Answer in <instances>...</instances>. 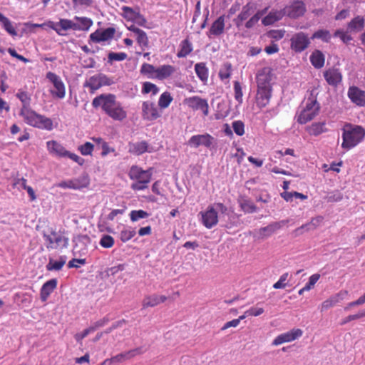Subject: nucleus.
I'll list each match as a JSON object with an SVG mask.
<instances>
[{
  "mask_svg": "<svg viewBox=\"0 0 365 365\" xmlns=\"http://www.w3.org/2000/svg\"><path fill=\"white\" fill-rule=\"evenodd\" d=\"M92 106L97 108H101L103 111L115 121H123L128 116L127 111L122 103L116 100L114 94H101L95 97Z\"/></svg>",
  "mask_w": 365,
  "mask_h": 365,
  "instance_id": "obj_1",
  "label": "nucleus"
},
{
  "mask_svg": "<svg viewBox=\"0 0 365 365\" xmlns=\"http://www.w3.org/2000/svg\"><path fill=\"white\" fill-rule=\"evenodd\" d=\"M341 138V148L349 150L364 140L365 129L361 125L346 123L342 128Z\"/></svg>",
  "mask_w": 365,
  "mask_h": 365,
  "instance_id": "obj_2",
  "label": "nucleus"
},
{
  "mask_svg": "<svg viewBox=\"0 0 365 365\" xmlns=\"http://www.w3.org/2000/svg\"><path fill=\"white\" fill-rule=\"evenodd\" d=\"M19 115L27 125L46 130H51L53 128V121L51 118L36 113L31 107L20 108Z\"/></svg>",
  "mask_w": 365,
  "mask_h": 365,
  "instance_id": "obj_3",
  "label": "nucleus"
},
{
  "mask_svg": "<svg viewBox=\"0 0 365 365\" xmlns=\"http://www.w3.org/2000/svg\"><path fill=\"white\" fill-rule=\"evenodd\" d=\"M128 176L134 181L130 185L131 189L140 191L148 187L151 180L152 172L150 169L144 170L137 165H133L129 170Z\"/></svg>",
  "mask_w": 365,
  "mask_h": 365,
  "instance_id": "obj_4",
  "label": "nucleus"
},
{
  "mask_svg": "<svg viewBox=\"0 0 365 365\" xmlns=\"http://www.w3.org/2000/svg\"><path fill=\"white\" fill-rule=\"evenodd\" d=\"M227 208L221 202L215 203L213 205L207 207L206 210L201 211L199 215H201L202 224L207 229H211L218 223V212L224 214Z\"/></svg>",
  "mask_w": 365,
  "mask_h": 365,
  "instance_id": "obj_5",
  "label": "nucleus"
},
{
  "mask_svg": "<svg viewBox=\"0 0 365 365\" xmlns=\"http://www.w3.org/2000/svg\"><path fill=\"white\" fill-rule=\"evenodd\" d=\"M319 110V104L316 98L312 96L305 101V106L297 116V121L300 124H305L312 120Z\"/></svg>",
  "mask_w": 365,
  "mask_h": 365,
  "instance_id": "obj_6",
  "label": "nucleus"
},
{
  "mask_svg": "<svg viewBox=\"0 0 365 365\" xmlns=\"http://www.w3.org/2000/svg\"><path fill=\"white\" fill-rule=\"evenodd\" d=\"M43 238L48 249H63L68 244V239L63 233L54 230L48 234L43 233Z\"/></svg>",
  "mask_w": 365,
  "mask_h": 365,
  "instance_id": "obj_7",
  "label": "nucleus"
},
{
  "mask_svg": "<svg viewBox=\"0 0 365 365\" xmlns=\"http://www.w3.org/2000/svg\"><path fill=\"white\" fill-rule=\"evenodd\" d=\"M46 77L53 86V88L50 90L51 94L59 99L64 98L66 96V87L61 77L51 71L46 73Z\"/></svg>",
  "mask_w": 365,
  "mask_h": 365,
  "instance_id": "obj_8",
  "label": "nucleus"
},
{
  "mask_svg": "<svg viewBox=\"0 0 365 365\" xmlns=\"http://www.w3.org/2000/svg\"><path fill=\"white\" fill-rule=\"evenodd\" d=\"M184 104L193 111H201L204 116L209 114V105L206 99L195 96L185 98Z\"/></svg>",
  "mask_w": 365,
  "mask_h": 365,
  "instance_id": "obj_9",
  "label": "nucleus"
},
{
  "mask_svg": "<svg viewBox=\"0 0 365 365\" xmlns=\"http://www.w3.org/2000/svg\"><path fill=\"white\" fill-rule=\"evenodd\" d=\"M90 184L89 177L87 174H83L78 178L59 182L57 186L61 188H69L81 190L87 187Z\"/></svg>",
  "mask_w": 365,
  "mask_h": 365,
  "instance_id": "obj_10",
  "label": "nucleus"
},
{
  "mask_svg": "<svg viewBox=\"0 0 365 365\" xmlns=\"http://www.w3.org/2000/svg\"><path fill=\"white\" fill-rule=\"evenodd\" d=\"M46 26L55 31L59 36H64L68 30L75 31V22L67 19H61L58 22L48 21Z\"/></svg>",
  "mask_w": 365,
  "mask_h": 365,
  "instance_id": "obj_11",
  "label": "nucleus"
},
{
  "mask_svg": "<svg viewBox=\"0 0 365 365\" xmlns=\"http://www.w3.org/2000/svg\"><path fill=\"white\" fill-rule=\"evenodd\" d=\"M291 48L297 53L304 51L310 43L308 35L304 32L294 34L290 39Z\"/></svg>",
  "mask_w": 365,
  "mask_h": 365,
  "instance_id": "obj_12",
  "label": "nucleus"
},
{
  "mask_svg": "<svg viewBox=\"0 0 365 365\" xmlns=\"http://www.w3.org/2000/svg\"><path fill=\"white\" fill-rule=\"evenodd\" d=\"M142 117L144 120L153 121L161 116V112L152 101H144L142 103Z\"/></svg>",
  "mask_w": 365,
  "mask_h": 365,
  "instance_id": "obj_13",
  "label": "nucleus"
},
{
  "mask_svg": "<svg viewBox=\"0 0 365 365\" xmlns=\"http://www.w3.org/2000/svg\"><path fill=\"white\" fill-rule=\"evenodd\" d=\"M215 141V138L208 133L201 134V135H195L190 137L187 143L190 147L198 148L199 146H204L207 148H210L213 143Z\"/></svg>",
  "mask_w": 365,
  "mask_h": 365,
  "instance_id": "obj_14",
  "label": "nucleus"
},
{
  "mask_svg": "<svg viewBox=\"0 0 365 365\" xmlns=\"http://www.w3.org/2000/svg\"><path fill=\"white\" fill-rule=\"evenodd\" d=\"M303 334V331L300 329H292L289 331L278 335L272 341L273 346H279L284 343L293 341Z\"/></svg>",
  "mask_w": 365,
  "mask_h": 365,
  "instance_id": "obj_15",
  "label": "nucleus"
},
{
  "mask_svg": "<svg viewBox=\"0 0 365 365\" xmlns=\"http://www.w3.org/2000/svg\"><path fill=\"white\" fill-rule=\"evenodd\" d=\"M283 10L284 15H287L290 18L295 19L302 16L306 11V8L302 1H295L291 4L287 6Z\"/></svg>",
  "mask_w": 365,
  "mask_h": 365,
  "instance_id": "obj_16",
  "label": "nucleus"
},
{
  "mask_svg": "<svg viewBox=\"0 0 365 365\" xmlns=\"http://www.w3.org/2000/svg\"><path fill=\"white\" fill-rule=\"evenodd\" d=\"M347 96L350 101L359 107L365 106V91L356 86H350L348 89Z\"/></svg>",
  "mask_w": 365,
  "mask_h": 365,
  "instance_id": "obj_17",
  "label": "nucleus"
},
{
  "mask_svg": "<svg viewBox=\"0 0 365 365\" xmlns=\"http://www.w3.org/2000/svg\"><path fill=\"white\" fill-rule=\"evenodd\" d=\"M115 29L113 27H108L103 30H96L91 34L90 39L95 43H101L108 41L113 38Z\"/></svg>",
  "mask_w": 365,
  "mask_h": 365,
  "instance_id": "obj_18",
  "label": "nucleus"
},
{
  "mask_svg": "<svg viewBox=\"0 0 365 365\" xmlns=\"http://www.w3.org/2000/svg\"><path fill=\"white\" fill-rule=\"evenodd\" d=\"M272 71L269 67H264L259 71L257 75V88H272Z\"/></svg>",
  "mask_w": 365,
  "mask_h": 365,
  "instance_id": "obj_19",
  "label": "nucleus"
},
{
  "mask_svg": "<svg viewBox=\"0 0 365 365\" xmlns=\"http://www.w3.org/2000/svg\"><path fill=\"white\" fill-rule=\"evenodd\" d=\"M272 97V88H257L256 103L258 107H265Z\"/></svg>",
  "mask_w": 365,
  "mask_h": 365,
  "instance_id": "obj_20",
  "label": "nucleus"
},
{
  "mask_svg": "<svg viewBox=\"0 0 365 365\" xmlns=\"http://www.w3.org/2000/svg\"><path fill=\"white\" fill-rule=\"evenodd\" d=\"M46 147L48 151L52 155H55L58 158H64L68 155V150L56 140H49L46 142Z\"/></svg>",
  "mask_w": 365,
  "mask_h": 365,
  "instance_id": "obj_21",
  "label": "nucleus"
},
{
  "mask_svg": "<svg viewBox=\"0 0 365 365\" xmlns=\"http://www.w3.org/2000/svg\"><path fill=\"white\" fill-rule=\"evenodd\" d=\"M128 147L129 153H133L135 155H140L146 152L152 153L154 151L153 148H150L148 144L145 141L130 143Z\"/></svg>",
  "mask_w": 365,
  "mask_h": 365,
  "instance_id": "obj_22",
  "label": "nucleus"
},
{
  "mask_svg": "<svg viewBox=\"0 0 365 365\" xmlns=\"http://www.w3.org/2000/svg\"><path fill=\"white\" fill-rule=\"evenodd\" d=\"M324 77L327 82L333 86H336L342 79L341 72L337 68H329L324 73Z\"/></svg>",
  "mask_w": 365,
  "mask_h": 365,
  "instance_id": "obj_23",
  "label": "nucleus"
},
{
  "mask_svg": "<svg viewBox=\"0 0 365 365\" xmlns=\"http://www.w3.org/2000/svg\"><path fill=\"white\" fill-rule=\"evenodd\" d=\"M284 224V221L276 222L271 223L266 227H261L257 232L258 235L262 238L268 237L277 230H279Z\"/></svg>",
  "mask_w": 365,
  "mask_h": 365,
  "instance_id": "obj_24",
  "label": "nucleus"
},
{
  "mask_svg": "<svg viewBox=\"0 0 365 365\" xmlns=\"http://www.w3.org/2000/svg\"><path fill=\"white\" fill-rule=\"evenodd\" d=\"M57 287V279H51L45 282L41 289V299L42 302H46L50 294L54 291Z\"/></svg>",
  "mask_w": 365,
  "mask_h": 365,
  "instance_id": "obj_25",
  "label": "nucleus"
},
{
  "mask_svg": "<svg viewBox=\"0 0 365 365\" xmlns=\"http://www.w3.org/2000/svg\"><path fill=\"white\" fill-rule=\"evenodd\" d=\"M284 16V12L283 9L272 10L262 19V23L264 26H269L282 19Z\"/></svg>",
  "mask_w": 365,
  "mask_h": 365,
  "instance_id": "obj_26",
  "label": "nucleus"
},
{
  "mask_svg": "<svg viewBox=\"0 0 365 365\" xmlns=\"http://www.w3.org/2000/svg\"><path fill=\"white\" fill-rule=\"evenodd\" d=\"M255 11L254 5L251 3H247L242 8L236 19V25L237 27L240 26L242 23L247 19Z\"/></svg>",
  "mask_w": 365,
  "mask_h": 365,
  "instance_id": "obj_27",
  "label": "nucleus"
},
{
  "mask_svg": "<svg viewBox=\"0 0 365 365\" xmlns=\"http://www.w3.org/2000/svg\"><path fill=\"white\" fill-rule=\"evenodd\" d=\"M175 72V68L171 65H163L157 68L155 78L164 80Z\"/></svg>",
  "mask_w": 365,
  "mask_h": 365,
  "instance_id": "obj_28",
  "label": "nucleus"
},
{
  "mask_svg": "<svg viewBox=\"0 0 365 365\" xmlns=\"http://www.w3.org/2000/svg\"><path fill=\"white\" fill-rule=\"evenodd\" d=\"M225 17L224 15L219 16L211 25L209 32L214 36L222 34L225 29Z\"/></svg>",
  "mask_w": 365,
  "mask_h": 365,
  "instance_id": "obj_29",
  "label": "nucleus"
},
{
  "mask_svg": "<svg viewBox=\"0 0 365 365\" xmlns=\"http://www.w3.org/2000/svg\"><path fill=\"white\" fill-rule=\"evenodd\" d=\"M167 299L165 296L161 295L158 296L156 294L147 296L144 298L143 301V307H153L160 303L164 302Z\"/></svg>",
  "mask_w": 365,
  "mask_h": 365,
  "instance_id": "obj_30",
  "label": "nucleus"
},
{
  "mask_svg": "<svg viewBox=\"0 0 365 365\" xmlns=\"http://www.w3.org/2000/svg\"><path fill=\"white\" fill-rule=\"evenodd\" d=\"M365 24V19L364 17L361 16H357L354 17L347 26V30L349 32H359L361 31Z\"/></svg>",
  "mask_w": 365,
  "mask_h": 365,
  "instance_id": "obj_31",
  "label": "nucleus"
},
{
  "mask_svg": "<svg viewBox=\"0 0 365 365\" xmlns=\"http://www.w3.org/2000/svg\"><path fill=\"white\" fill-rule=\"evenodd\" d=\"M74 19L77 21L75 22V31H88L93 24L92 19L88 17L76 16Z\"/></svg>",
  "mask_w": 365,
  "mask_h": 365,
  "instance_id": "obj_32",
  "label": "nucleus"
},
{
  "mask_svg": "<svg viewBox=\"0 0 365 365\" xmlns=\"http://www.w3.org/2000/svg\"><path fill=\"white\" fill-rule=\"evenodd\" d=\"M67 260L66 256H60L58 259H50L46 264V269L48 271H59L62 269Z\"/></svg>",
  "mask_w": 365,
  "mask_h": 365,
  "instance_id": "obj_33",
  "label": "nucleus"
},
{
  "mask_svg": "<svg viewBox=\"0 0 365 365\" xmlns=\"http://www.w3.org/2000/svg\"><path fill=\"white\" fill-rule=\"evenodd\" d=\"M16 98L21 101L22 106L21 108H28L31 107V94L24 89H19L16 93Z\"/></svg>",
  "mask_w": 365,
  "mask_h": 365,
  "instance_id": "obj_34",
  "label": "nucleus"
},
{
  "mask_svg": "<svg viewBox=\"0 0 365 365\" xmlns=\"http://www.w3.org/2000/svg\"><path fill=\"white\" fill-rule=\"evenodd\" d=\"M310 61L316 68H321L324 65V56L319 50L314 51L310 56Z\"/></svg>",
  "mask_w": 365,
  "mask_h": 365,
  "instance_id": "obj_35",
  "label": "nucleus"
},
{
  "mask_svg": "<svg viewBox=\"0 0 365 365\" xmlns=\"http://www.w3.org/2000/svg\"><path fill=\"white\" fill-rule=\"evenodd\" d=\"M195 71L197 76L204 83H207L208 79V68L204 63H197L195 65Z\"/></svg>",
  "mask_w": 365,
  "mask_h": 365,
  "instance_id": "obj_36",
  "label": "nucleus"
},
{
  "mask_svg": "<svg viewBox=\"0 0 365 365\" xmlns=\"http://www.w3.org/2000/svg\"><path fill=\"white\" fill-rule=\"evenodd\" d=\"M324 122L314 123L308 126L307 130L309 134L317 136L327 131Z\"/></svg>",
  "mask_w": 365,
  "mask_h": 365,
  "instance_id": "obj_37",
  "label": "nucleus"
},
{
  "mask_svg": "<svg viewBox=\"0 0 365 365\" xmlns=\"http://www.w3.org/2000/svg\"><path fill=\"white\" fill-rule=\"evenodd\" d=\"M192 51V45L191 42L187 40H183L180 44V50L177 53L178 58H185L190 54Z\"/></svg>",
  "mask_w": 365,
  "mask_h": 365,
  "instance_id": "obj_38",
  "label": "nucleus"
},
{
  "mask_svg": "<svg viewBox=\"0 0 365 365\" xmlns=\"http://www.w3.org/2000/svg\"><path fill=\"white\" fill-rule=\"evenodd\" d=\"M232 71V67L230 63L226 62L223 63L219 71V77L221 81H228Z\"/></svg>",
  "mask_w": 365,
  "mask_h": 365,
  "instance_id": "obj_39",
  "label": "nucleus"
},
{
  "mask_svg": "<svg viewBox=\"0 0 365 365\" xmlns=\"http://www.w3.org/2000/svg\"><path fill=\"white\" fill-rule=\"evenodd\" d=\"M0 23L3 28L11 36H14L17 35V32L15 28L13 26L11 21L1 13H0Z\"/></svg>",
  "mask_w": 365,
  "mask_h": 365,
  "instance_id": "obj_40",
  "label": "nucleus"
},
{
  "mask_svg": "<svg viewBox=\"0 0 365 365\" xmlns=\"http://www.w3.org/2000/svg\"><path fill=\"white\" fill-rule=\"evenodd\" d=\"M173 98L168 91L163 92L159 97L158 106L160 109H165L168 108L170 104L172 103Z\"/></svg>",
  "mask_w": 365,
  "mask_h": 365,
  "instance_id": "obj_41",
  "label": "nucleus"
},
{
  "mask_svg": "<svg viewBox=\"0 0 365 365\" xmlns=\"http://www.w3.org/2000/svg\"><path fill=\"white\" fill-rule=\"evenodd\" d=\"M267 8L258 11L245 23V27L247 29H252L254 27L259 21V19L267 13Z\"/></svg>",
  "mask_w": 365,
  "mask_h": 365,
  "instance_id": "obj_42",
  "label": "nucleus"
},
{
  "mask_svg": "<svg viewBox=\"0 0 365 365\" xmlns=\"http://www.w3.org/2000/svg\"><path fill=\"white\" fill-rule=\"evenodd\" d=\"M136 234L135 229L131 227H125L120 232V239L123 242L131 240Z\"/></svg>",
  "mask_w": 365,
  "mask_h": 365,
  "instance_id": "obj_43",
  "label": "nucleus"
},
{
  "mask_svg": "<svg viewBox=\"0 0 365 365\" xmlns=\"http://www.w3.org/2000/svg\"><path fill=\"white\" fill-rule=\"evenodd\" d=\"M157 68L148 63H143L140 68L141 73L146 75L148 78H155Z\"/></svg>",
  "mask_w": 365,
  "mask_h": 365,
  "instance_id": "obj_44",
  "label": "nucleus"
},
{
  "mask_svg": "<svg viewBox=\"0 0 365 365\" xmlns=\"http://www.w3.org/2000/svg\"><path fill=\"white\" fill-rule=\"evenodd\" d=\"M136 41L138 45L142 48V49H145L148 47L149 45V39L146 34V33L143 30H140L135 35Z\"/></svg>",
  "mask_w": 365,
  "mask_h": 365,
  "instance_id": "obj_45",
  "label": "nucleus"
},
{
  "mask_svg": "<svg viewBox=\"0 0 365 365\" xmlns=\"http://www.w3.org/2000/svg\"><path fill=\"white\" fill-rule=\"evenodd\" d=\"M130 357L128 356V354L127 351L120 353L110 359H108L104 361V364L109 363L110 364H116V363H121L127 360H130Z\"/></svg>",
  "mask_w": 365,
  "mask_h": 365,
  "instance_id": "obj_46",
  "label": "nucleus"
},
{
  "mask_svg": "<svg viewBox=\"0 0 365 365\" xmlns=\"http://www.w3.org/2000/svg\"><path fill=\"white\" fill-rule=\"evenodd\" d=\"M86 86L90 88V89L92 91H95L100 88L101 86V82H100V78L99 74L94 75L89 78L88 81L86 83Z\"/></svg>",
  "mask_w": 365,
  "mask_h": 365,
  "instance_id": "obj_47",
  "label": "nucleus"
},
{
  "mask_svg": "<svg viewBox=\"0 0 365 365\" xmlns=\"http://www.w3.org/2000/svg\"><path fill=\"white\" fill-rule=\"evenodd\" d=\"M312 38H319L324 42H329L331 39V34L328 30L319 29L313 34Z\"/></svg>",
  "mask_w": 365,
  "mask_h": 365,
  "instance_id": "obj_48",
  "label": "nucleus"
},
{
  "mask_svg": "<svg viewBox=\"0 0 365 365\" xmlns=\"http://www.w3.org/2000/svg\"><path fill=\"white\" fill-rule=\"evenodd\" d=\"M125 267V264H118V265L107 268L105 270V274L108 277H114L118 272L123 271Z\"/></svg>",
  "mask_w": 365,
  "mask_h": 365,
  "instance_id": "obj_49",
  "label": "nucleus"
},
{
  "mask_svg": "<svg viewBox=\"0 0 365 365\" xmlns=\"http://www.w3.org/2000/svg\"><path fill=\"white\" fill-rule=\"evenodd\" d=\"M159 91V88L158 86L150 82H145L143 84L142 93H151L153 95H156Z\"/></svg>",
  "mask_w": 365,
  "mask_h": 365,
  "instance_id": "obj_50",
  "label": "nucleus"
},
{
  "mask_svg": "<svg viewBox=\"0 0 365 365\" xmlns=\"http://www.w3.org/2000/svg\"><path fill=\"white\" fill-rule=\"evenodd\" d=\"M149 216V214L143 210H132L130 213V217L131 221L136 222L139 220L140 219H144Z\"/></svg>",
  "mask_w": 365,
  "mask_h": 365,
  "instance_id": "obj_51",
  "label": "nucleus"
},
{
  "mask_svg": "<svg viewBox=\"0 0 365 365\" xmlns=\"http://www.w3.org/2000/svg\"><path fill=\"white\" fill-rule=\"evenodd\" d=\"M128 55L124 52L115 53L110 52L108 55V59L109 63H112L113 61H122L126 59Z\"/></svg>",
  "mask_w": 365,
  "mask_h": 365,
  "instance_id": "obj_52",
  "label": "nucleus"
},
{
  "mask_svg": "<svg viewBox=\"0 0 365 365\" xmlns=\"http://www.w3.org/2000/svg\"><path fill=\"white\" fill-rule=\"evenodd\" d=\"M99 244L104 248H110L114 245V239L110 235H103L100 240Z\"/></svg>",
  "mask_w": 365,
  "mask_h": 365,
  "instance_id": "obj_53",
  "label": "nucleus"
},
{
  "mask_svg": "<svg viewBox=\"0 0 365 365\" xmlns=\"http://www.w3.org/2000/svg\"><path fill=\"white\" fill-rule=\"evenodd\" d=\"M234 92L235 100L238 102L239 104H242L243 101V93L242 90V86L238 81L234 82Z\"/></svg>",
  "mask_w": 365,
  "mask_h": 365,
  "instance_id": "obj_54",
  "label": "nucleus"
},
{
  "mask_svg": "<svg viewBox=\"0 0 365 365\" xmlns=\"http://www.w3.org/2000/svg\"><path fill=\"white\" fill-rule=\"evenodd\" d=\"M334 36L339 37L344 43H349L352 40V37L348 34V31H344L341 29L336 30Z\"/></svg>",
  "mask_w": 365,
  "mask_h": 365,
  "instance_id": "obj_55",
  "label": "nucleus"
},
{
  "mask_svg": "<svg viewBox=\"0 0 365 365\" xmlns=\"http://www.w3.org/2000/svg\"><path fill=\"white\" fill-rule=\"evenodd\" d=\"M232 128L236 135L242 136L245 133V124L241 120H235L232 123Z\"/></svg>",
  "mask_w": 365,
  "mask_h": 365,
  "instance_id": "obj_56",
  "label": "nucleus"
},
{
  "mask_svg": "<svg viewBox=\"0 0 365 365\" xmlns=\"http://www.w3.org/2000/svg\"><path fill=\"white\" fill-rule=\"evenodd\" d=\"M348 295V292L346 290H341L338 293L331 296L329 298L331 299L332 303H334V305L339 303L341 301L346 299V297Z\"/></svg>",
  "mask_w": 365,
  "mask_h": 365,
  "instance_id": "obj_57",
  "label": "nucleus"
},
{
  "mask_svg": "<svg viewBox=\"0 0 365 365\" xmlns=\"http://www.w3.org/2000/svg\"><path fill=\"white\" fill-rule=\"evenodd\" d=\"M348 295V292L346 290H341L338 293L331 296L329 298L331 299L332 303H334V305L339 303L341 301L346 299V297Z\"/></svg>",
  "mask_w": 365,
  "mask_h": 365,
  "instance_id": "obj_58",
  "label": "nucleus"
},
{
  "mask_svg": "<svg viewBox=\"0 0 365 365\" xmlns=\"http://www.w3.org/2000/svg\"><path fill=\"white\" fill-rule=\"evenodd\" d=\"M93 148L94 146L91 143L86 142L78 147V150L83 155H89L92 154Z\"/></svg>",
  "mask_w": 365,
  "mask_h": 365,
  "instance_id": "obj_59",
  "label": "nucleus"
},
{
  "mask_svg": "<svg viewBox=\"0 0 365 365\" xmlns=\"http://www.w3.org/2000/svg\"><path fill=\"white\" fill-rule=\"evenodd\" d=\"M289 277V274L287 272L282 274L279 279V280L273 284V288L278 289H284L286 287L287 284L286 282Z\"/></svg>",
  "mask_w": 365,
  "mask_h": 365,
  "instance_id": "obj_60",
  "label": "nucleus"
},
{
  "mask_svg": "<svg viewBox=\"0 0 365 365\" xmlns=\"http://www.w3.org/2000/svg\"><path fill=\"white\" fill-rule=\"evenodd\" d=\"M147 351V348L145 346H139L129 351H127L128 356L130 359H133L138 355L143 354Z\"/></svg>",
  "mask_w": 365,
  "mask_h": 365,
  "instance_id": "obj_61",
  "label": "nucleus"
},
{
  "mask_svg": "<svg viewBox=\"0 0 365 365\" xmlns=\"http://www.w3.org/2000/svg\"><path fill=\"white\" fill-rule=\"evenodd\" d=\"M320 278V274L318 273L311 275L309 278V282L304 286L305 289L308 291L311 290L318 282Z\"/></svg>",
  "mask_w": 365,
  "mask_h": 365,
  "instance_id": "obj_62",
  "label": "nucleus"
},
{
  "mask_svg": "<svg viewBox=\"0 0 365 365\" xmlns=\"http://www.w3.org/2000/svg\"><path fill=\"white\" fill-rule=\"evenodd\" d=\"M241 207L242 210L247 212L252 213L256 211V207L252 202H250L249 200H244L241 203Z\"/></svg>",
  "mask_w": 365,
  "mask_h": 365,
  "instance_id": "obj_63",
  "label": "nucleus"
},
{
  "mask_svg": "<svg viewBox=\"0 0 365 365\" xmlns=\"http://www.w3.org/2000/svg\"><path fill=\"white\" fill-rule=\"evenodd\" d=\"M122 10L125 14V17L128 20H131L133 21L135 17V14H137L138 12L135 11L132 8L128 6H123L122 8Z\"/></svg>",
  "mask_w": 365,
  "mask_h": 365,
  "instance_id": "obj_64",
  "label": "nucleus"
}]
</instances>
